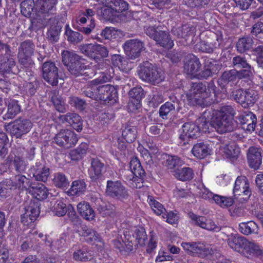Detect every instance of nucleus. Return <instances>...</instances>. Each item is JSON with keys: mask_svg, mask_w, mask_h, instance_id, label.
<instances>
[{"mask_svg": "<svg viewBox=\"0 0 263 263\" xmlns=\"http://www.w3.org/2000/svg\"><path fill=\"white\" fill-rule=\"evenodd\" d=\"M197 123H200L197 125L193 122H187L184 123L182 126V132L179 136V145L180 146L185 145L189 143V140L190 138H196L200 135V130L202 128L203 130L206 129L203 124V121L198 122L197 120Z\"/></svg>", "mask_w": 263, "mask_h": 263, "instance_id": "obj_6", "label": "nucleus"}, {"mask_svg": "<svg viewBox=\"0 0 263 263\" xmlns=\"http://www.w3.org/2000/svg\"><path fill=\"white\" fill-rule=\"evenodd\" d=\"M233 66L236 68H243L238 71L244 78L249 77L254 72V68L248 62L246 59L242 56L237 55L233 58Z\"/></svg>", "mask_w": 263, "mask_h": 263, "instance_id": "obj_22", "label": "nucleus"}, {"mask_svg": "<svg viewBox=\"0 0 263 263\" xmlns=\"http://www.w3.org/2000/svg\"><path fill=\"white\" fill-rule=\"evenodd\" d=\"M235 114V110L232 106L225 105L219 110L204 111L198 119V122L203 121L202 126H204L205 129L208 128V124H210L220 134L231 132L235 128L233 118Z\"/></svg>", "mask_w": 263, "mask_h": 263, "instance_id": "obj_1", "label": "nucleus"}, {"mask_svg": "<svg viewBox=\"0 0 263 263\" xmlns=\"http://www.w3.org/2000/svg\"><path fill=\"white\" fill-rule=\"evenodd\" d=\"M205 66L212 73V74H217L220 69V65L218 62L213 60H208L205 63Z\"/></svg>", "mask_w": 263, "mask_h": 263, "instance_id": "obj_64", "label": "nucleus"}, {"mask_svg": "<svg viewBox=\"0 0 263 263\" xmlns=\"http://www.w3.org/2000/svg\"><path fill=\"white\" fill-rule=\"evenodd\" d=\"M104 168V164L98 158H93L91 162V167L89 169L90 178L96 180L101 177Z\"/></svg>", "mask_w": 263, "mask_h": 263, "instance_id": "obj_36", "label": "nucleus"}, {"mask_svg": "<svg viewBox=\"0 0 263 263\" xmlns=\"http://www.w3.org/2000/svg\"><path fill=\"white\" fill-rule=\"evenodd\" d=\"M98 100L104 102H116L118 98L117 89L109 84L97 85Z\"/></svg>", "mask_w": 263, "mask_h": 263, "instance_id": "obj_19", "label": "nucleus"}, {"mask_svg": "<svg viewBox=\"0 0 263 263\" xmlns=\"http://www.w3.org/2000/svg\"><path fill=\"white\" fill-rule=\"evenodd\" d=\"M243 78L244 77L239 73L238 71L236 69H232L223 72L221 76L218 79L217 83L218 85L223 89L229 83H233L238 79Z\"/></svg>", "mask_w": 263, "mask_h": 263, "instance_id": "obj_23", "label": "nucleus"}, {"mask_svg": "<svg viewBox=\"0 0 263 263\" xmlns=\"http://www.w3.org/2000/svg\"><path fill=\"white\" fill-rule=\"evenodd\" d=\"M130 170H125L123 179L126 184L132 188L140 189L143 185L145 171L143 169L140 161L137 158H133L129 163Z\"/></svg>", "mask_w": 263, "mask_h": 263, "instance_id": "obj_4", "label": "nucleus"}, {"mask_svg": "<svg viewBox=\"0 0 263 263\" xmlns=\"http://www.w3.org/2000/svg\"><path fill=\"white\" fill-rule=\"evenodd\" d=\"M54 140L55 143L58 145L68 148L77 144L78 138L73 131L69 129H63L55 136Z\"/></svg>", "mask_w": 263, "mask_h": 263, "instance_id": "obj_12", "label": "nucleus"}, {"mask_svg": "<svg viewBox=\"0 0 263 263\" xmlns=\"http://www.w3.org/2000/svg\"><path fill=\"white\" fill-rule=\"evenodd\" d=\"M181 246L189 254L193 256L203 258L210 254L212 251L208 245L201 242H182Z\"/></svg>", "mask_w": 263, "mask_h": 263, "instance_id": "obj_13", "label": "nucleus"}, {"mask_svg": "<svg viewBox=\"0 0 263 263\" xmlns=\"http://www.w3.org/2000/svg\"><path fill=\"white\" fill-rule=\"evenodd\" d=\"M34 6L35 3L33 0H25L22 2L20 4L22 14L26 17H29Z\"/></svg>", "mask_w": 263, "mask_h": 263, "instance_id": "obj_57", "label": "nucleus"}, {"mask_svg": "<svg viewBox=\"0 0 263 263\" xmlns=\"http://www.w3.org/2000/svg\"><path fill=\"white\" fill-rule=\"evenodd\" d=\"M165 161L164 165L169 169L174 168L177 166H181L184 164V161L176 156L165 155Z\"/></svg>", "mask_w": 263, "mask_h": 263, "instance_id": "obj_53", "label": "nucleus"}, {"mask_svg": "<svg viewBox=\"0 0 263 263\" xmlns=\"http://www.w3.org/2000/svg\"><path fill=\"white\" fill-rule=\"evenodd\" d=\"M123 48L129 58L135 59L140 57L142 51L144 49V45L138 39H130L125 42Z\"/></svg>", "mask_w": 263, "mask_h": 263, "instance_id": "obj_16", "label": "nucleus"}, {"mask_svg": "<svg viewBox=\"0 0 263 263\" xmlns=\"http://www.w3.org/2000/svg\"><path fill=\"white\" fill-rule=\"evenodd\" d=\"M31 171L36 180L44 182L47 181L50 175L49 167L41 162H36L35 165L31 168Z\"/></svg>", "mask_w": 263, "mask_h": 263, "instance_id": "obj_27", "label": "nucleus"}, {"mask_svg": "<svg viewBox=\"0 0 263 263\" xmlns=\"http://www.w3.org/2000/svg\"><path fill=\"white\" fill-rule=\"evenodd\" d=\"M161 46L170 49L174 46L173 41L170 39L168 33L164 31H159L154 40Z\"/></svg>", "mask_w": 263, "mask_h": 263, "instance_id": "obj_41", "label": "nucleus"}, {"mask_svg": "<svg viewBox=\"0 0 263 263\" xmlns=\"http://www.w3.org/2000/svg\"><path fill=\"white\" fill-rule=\"evenodd\" d=\"M80 51L89 58L97 59L100 56L106 58L108 56L107 48L98 44H85L79 46Z\"/></svg>", "mask_w": 263, "mask_h": 263, "instance_id": "obj_11", "label": "nucleus"}, {"mask_svg": "<svg viewBox=\"0 0 263 263\" xmlns=\"http://www.w3.org/2000/svg\"><path fill=\"white\" fill-rule=\"evenodd\" d=\"M114 247L121 252H128L133 250V245L130 242L126 243L121 239H117L112 241Z\"/></svg>", "mask_w": 263, "mask_h": 263, "instance_id": "obj_62", "label": "nucleus"}, {"mask_svg": "<svg viewBox=\"0 0 263 263\" xmlns=\"http://www.w3.org/2000/svg\"><path fill=\"white\" fill-rule=\"evenodd\" d=\"M177 102L173 101V103L166 102L163 104L159 109V116L163 119H167V116L172 111L175 110L176 104Z\"/></svg>", "mask_w": 263, "mask_h": 263, "instance_id": "obj_55", "label": "nucleus"}, {"mask_svg": "<svg viewBox=\"0 0 263 263\" xmlns=\"http://www.w3.org/2000/svg\"><path fill=\"white\" fill-rule=\"evenodd\" d=\"M13 190V182L11 179H7L0 182V198H6L10 196Z\"/></svg>", "mask_w": 263, "mask_h": 263, "instance_id": "obj_45", "label": "nucleus"}, {"mask_svg": "<svg viewBox=\"0 0 263 263\" xmlns=\"http://www.w3.org/2000/svg\"><path fill=\"white\" fill-rule=\"evenodd\" d=\"M65 35L67 41L70 43L77 44L83 40V35L79 32L72 30L69 25L65 27Z\"/></svg>", "mask_w": 263, "mask_h": 263, "instance_id": "obj_48", "label": "nucleus"}, {"mask_svg": "<svg viewBox=\"0 0 263 263\" xmlns=\"http://www.w3.org/2000/svg\"><path fill=\"white\" fill-rule=\"evenodd\" d=\"M109 74L103 72L98 78L91 81L82 94L88 98L98 100L97 85L109 82L114 76V70L112 67L109 69Z\"/></svg>", "mask_w": 263, "mask_h": 263, "instance_id": "obj_9", "label": "nucleus"}, {"mask_svg": "<svg viewBox=\"0 0 263 263\" xmlns=\"http://www.w3.org/2000/svg\"><path fill=\"white\" fill-rule=\"evenodd\" d=\"M21 106L18 101L15 100H10L8 101L7 106V112L4 115V119H10L13 118L21 111Z\"/></svg>", "mask_w": 263, "mask_h": 263, "instance_id": "obj_42", "label": "nucleus"}, {"mask_svg": "<svg viewBox=\"0 0 263 263\" xmlns=\"http://www.w3.org/2000/svg\"><path fill=\"white\" fill-rule=\"evenodd\" d=\"M228 243L234 250L249 257L253 255L261 257L262 250L257 243L250 241L245 237L239 235H231L228 239Z\"/></svg>", "mask_w": 263, "mask_h": 263, "instance_id": "obj_3", "label": "nucleus"}, {"mask_svg": "<svg viewBox=\"0 0 263 263\" xmlns=\"http://www.w3.org/2000/svg\"><path fill=\"white\" fill-rule=\"evenodd\" d=\"M95 15V12L90 9H87L83 16H81L78 18L77 22L79 24H84L87 22V20L90 21V24L87 27H83L81 28L80 30L86 34H90L95 27V23L94 20L92 18V16Z\"/></svg>", "mask_w": 263, "mask_h": 263, "instance_id": "obj_28", "label": "nucleus"}, {"mask_svg": "<svg viewBox=\"0 0 263 263\" xmlns=\"http://www.w3.org/2000/svg\"><path fill=\"white\" fill-rule=\"evenodd\" d=\"M106 194L119 199H126L129 194L126 187L119 181L108 180L106 185Z\"/></svg>", "mask_w": 263, "mask_h": 263, "instance_id": "obj_14", "label": "nucleus"}, {"mask_svg": "<svg viewBox=\"0 0 263 263\" xmlns=\"http://www.w3.org/2000/svg\"><path fill=\"white\" fill-rule=\"evenodd\" d=\"M62 62L68 69L72 65L81 59L80 57L73 51L64 50L62 53Z\"/></svg>", "mask_w": 263, "mask_h": 263, "instance_id": "obj_43", "label": "nucleus"}, {"mask_svg": "<svg viewBox=\"0 0 263 263\" xmlns=\"http://www.w3.org/2000/svg\"><path fill=\"white\" fill-rule=\"evenodd\" d=\"M233 194L235 196H245L242 198L246 201L249 199L251 192L248 180L245 176H238L236 178L233 188Z\"/></svg>", "mask_w": 263, "mask_h": 263, "instance_id": "obj_18", "label": "nucleus"}, {"mask_svg": "<svg viewBox=\"0 0 263 263\" xmlns=\"http://www.w3.org/2000/svg\"><path fill=\"white\" fill-rule=\"evenodd\" d=\"M217 42L209 43L205 41H200L196 45V49L203 52L212 53L215 49L218 48L221 43V38L217 37Z\"/></svg>", "mask_w": 263, "mask_h": 263, "instance_id": "obj_40", "label": "nucleus"}, {"mask_svg": "<svg viewBox=\"0 0 263 263\" xmlns=\"http://www.w3.org/2000/svg\"><path fill=\"white\" fill-rule=\"evenodd\" d=\"M8 142V138L6 134L0 132V157L4 158L8 153V149L6 144Z\"/></svg>", "mask_w": 263, "mask_h": 263, "instance_id": "obj_63", "label": "nucleus"}, {"mask_svg": "<svg viewBox=\"0 0 263 263\" xmlns=\"http://www.w3.org/2000/svg\"><path fill=\"white\" fill-rule=\"evenodd\" d=\"M253 45V40L250 37H245L240 39L237 44V51L242 53L250 49Z\"/></svg>", "mask_w": 263, "mask_h": 263, "instance_id": "obj_54", "label": "nucleus"}, {"mask_svg": "<svg viewBox=\"0 0 263 263\" xmlns=\"http://www.w3.org/2000/svg\"><path fill=\"white\" fill-rule=\"evenodd\" d=\"M77 209L81 216L85 219L91 220L94 219L95 212L88 203L85 201L81 202L77 205Z\"/></svg>", "mask_w": 263, "mask_h": 263, "instance_id": "obj_34", "label": "nucleus"}, {"mask_svg": "<svg viewBox=\"0 0 263 263\" xmlns=\"http://www.w3.org/2000/svg\"><path fill=\"white\" fill-rule=\"evenodd\" d=\"M86 185L82 180H75L72 182L68 193L71 196H80L83 194L86 190Z\"/></svg>", "mask_w": 263, "mask_h": 263, "instance_id": "obj_44", "label": "nucleus"}, {"mask_svg": "<svg viewBox=\"0 0 263 263\" xmlns=\"http://www.w3.org/2000/svg\"><path fill=\"white\" fill-rule=\"evenodd\" d=\"M221 151L227 158L230 159H236L240 153L239 147L235 143L225 145Z\"/></svg>", "mask_w": 263, "mask_h": 263, "instance_id": "obj_50", "label": "nucleus"}, {"mask_svg": "<svg viewBox=\"0 0 263 263\" xmlns=\"http://www.w3.org/2000/svg\"><path fill=\"white\" fill-rule=\"evenodd\" d=\"M202 196L204 199H213L216 204L222 208L231 206L234 202V199L232 197L214 194L208 190H205V192L203 193Z\"/></svg>", "mask_w": 263, "mask_h": 263, "instance_id": "obj_24", "label": "nucleus"}, {"mask_svg": "<svg viewBox=\"0 0 263 263\" xmlns=\"http://www.w3.org/2000/svg\"><path fill=\"white\" fill-rule=\"evenodd\" d=\"M189 59L184 66V71L187 74L196 78L201 68L199 59L193 54L189 55Z\"/></svg>", "mask_w": 263, "mask_h": 263, "instance_id": "obj_25", "label": "nucleus"}, {"mask_svg": "<svg viewBox=\"0 0 263 263\" xmlns=\"http://www.w3.org/2000/svg\"><path fill=\"white\" fill-rule=\"evenodd\" d=\"M42 76L44 79L52 86H56L58 83L59 76L58 69L54 63L48 61L42 65Z\"/></svg>", "mask_w": 263, "mask_h": 263, "instance_id": "obj_17", "label": "nucleus"}, {"mask_svg": "<svg viewBox=\"0 0 263 263\" xmlns=\"http://www.w3.org/2000/svg\"><path fill=\"white\" fill-rule=\"evenodd\" d=\"M40 205L38 201H31L28 205L25 206V212L21 216L23 224L28 226L36 220L40 213Z\"/></svg>", "mask_w": 263, "mask_h": 263, "instance_id": "obj_15", "label": "nucleus"}, {"mask_svg": "<svg viewBox=\"0 0 263 263\" xmlns=\"http://www.w3.org/2000/svg\"><path fill=\"white\" fill-rule=\"evenodd\" d=\"M68 70L71 74L76 77L80 76L89 77L88 70L90 69L81 61V59L71 65Z\"/></svg>", "mask_w": 263, "mask_h": 263, "instance_id": "obj_33", "label": "nucleus"}, {"mask_svg": "<svg viewBox=\"0 0 263 263\" xmlns=\"http://www.w3.org/2000/svg\"><path fill=\"white\" fill-rule=\"evenodd\" d=\"M138 74L143 81L156 85L165 79L164 73L149 62L143 63L139 67Z\"/></svg>", "mask_w": 263, "mask_h": 263, "instance_id": "obj_5", "label": "nucleus"}, {"mask_svg": "<svg viewBox=\"0 0 263 263\" xmlns=\"http://www.w3.org/2000/svg\"><path fill=\"white\" fill-rule=\"evenodd\" d=\"M67 238V234L65 233H63L60 235L59 239L54 242H51L50 241L48 240L46 237L45 240L46 245L50 247L51 249L59 250L66 247Z\"/></svg>", "mask_w": 263, "mask_h": 263, "instance_id": "obj_52", "label": "nucleus"}, {"mask_svg": "<svg viewBox=\"0 0 263 263\" xmlns=\"http://www.w3.org/2000/svg\"><path fill=\"white\" fill-rule=\"evenodd\" d=\"M57 2L58 0H37L35 7L41 13H49L55 9Z\"/></svg>", "mask_w": 263, "mask_h": 263, "instance_id": "obj_35", "label": "nucleus"}, {"mask_svg": "<svg viewBox=\"0 0 263 263\" xmlns=\"http://www.w3.org/2000/svg\"><path fill=\"white\" fill-rule=\"evenodd\" d=\"M29 193L34 198L39 200L45 199L49 194L48 190L42 183L33 184L29 189Z\"/></svg>", "mask_w": 263, "mask_h": 263, "instance_id": "obj_32", "label": "nucleus"}, {"mask_svg": "<svg viewBox=\"0 0 263 263\" xmlns=\"http://www.w3.org/2000/svg\"><path fill=\"white\" fill-rule=\"evenodd\" d=\"M196 31L195 27L187 24L178 28H173L172 29V33L178 38L184 39L186 40L187 37L194 35Z\"/></svg>", "mask_w": 263, "mask_h": 263, "instance_id": "obj_29", "label": "nucleus"}, {"mask_svg": "<svg viewBox=\"0 0 263 263\" xmlns=\"http://www.w3.org/2000/svg\"><path fill=\"white\" fill-rule=\"evenodd\" d=\"M59 119L62 123H67L75 130L80 132L82 129L83 122L81 117L74 112H68L59 117Z\"/></svg>", "mask_w": 263, "mask_h": 263, "instance_id": "obj_26", "label": "nucleus"}, {"mask_svg": "<svg viewBox=\"0 0 263 263\" xmlns=\"http://www.w3.org/2000/svg\"><path fill=\"white\" fill-rule=\"evenodd\" d=\"M73 251L72 258L76 261L85 262L93 258V251L86 246L75 245Z\"/></svg>", "mask_w": 263, "mask_h": 263, "instance_id": "obj_20", "label": "nucleus"}, {"mask_svg": "<svg viewBox=\"0 0 263 263\" xmlns=\"http://www.w3.org/2000/svg\"><path fill=\"white\" fill-rule=\"evenodd\" d=\"M174 176L181 181L190 180L194 177V172L190 167H183L175 171Z\"/></svg>", "mask_w": 263, "mask_h": 263, "instance_id": "obj_46", "label": "nucleus"}, {"mask_svg": "<svg viewBox=\"0 0 263 263\" xmlns=\"http://www.w3.org/2000/svg\"><path fill=\"white\" fill-rule=\"evenodd\" d=\"M14 190L18 188L20 190H25L29 186L28 179L23 175L16 176L13 181Z\"/></svg>", "mask_w": 263, "mask_h": 263, "instance_id": "obj_58", "label": "nucleus"}, {"mask_svg": "<svg viewBox=\"0 0 263 263\" xmlns=\"http://www.w3.org/2000/svg\"><path fill=\"white\" fill-rule=\"evenodd\" d=\"M15 66V62L13 58L0 57V72L1 73H15L13 69Z\"/></svg>", "mask_w": 263, "mask_h": 263, "instance_id": "obj_39", "label": "nucleus"}, {"mask_svg": "<svg viewBox=\"0 0 263 263\" xmlns=\"http://www.w3.org/2000/svg\"><path fill=\"white\" fill-rule=\"evenodd\" d=\"M54 185L59 188H64L69 184L67 177L62 173L58 172L53 175L52 179Z\"/></svg>", "mask_w": 263, "mask_h": 263, "instance_id": "obj_56", "label": "nucleus"}, {"mask_svg": "<svg viewBox=\"0 0 263 263\" xmlns=\"http://www.w3.org/2000/svg\"><path fill=\"white\" fill-rule=\"evenodd\" d=\"M9 159L12 162L17 172L21 173L25 171L26 164L24 160L21 149L14 151L9 156Z\"/></svg>", "mask_w": 263, "mask_h": 263, "instance_id": "obj_31", "label": "nucleus"}, {"mask_svg": "<svg viewBox=\"0 0 263 263\" xmlns=\"http://www.w3.org/2000/svg\"><path fill=\"white\" fill-rule=\"evenodd\" d=\"M81 234L87 242H100L101 243L100 247L103 246V242L101 236L92 229L84 226L82 228Z\"/></svg>", "mask_w": 263, "mask_h": 263, "instance_id": "obj_30", "label": "nucleus"}, {"mask_svg": "<svg viewBox=\"0 0 263 263\" xmlns=\"http://www.w3.org/2000/svg\"><path fill=\"white\" fill-rule=\"evenodd\" d=\"M104 5H108L120 13L128 9V4L124 0H102Z\"/></svg>", "mask_w": 263, "mask_h": 263, "instance_id": "obj_49", "label": "nucleus"}, {"mask_svg": "<svg viewBox=\"0 0 263 263\" xmlns=\"http://www.w3.org/2000/svg\"><path fill=\"white\" fill-rule=\"evenodd\" d=\"M61 29L62 27L60 25L51 26L47 33L49 40L53 42H58Z\"/></svg>", "mask_w": 263, "mask_h": 263, "instance_id": "obj_61", "label": "nucleus"}, {"mask_svg": "<svg viewBox=\"0 0 263 263\" xmlns=\"http://www.w3.org/2000/svg\"><path fill=\"white\" fill-rule=\"evenodd\" d=\"M34 45L30 40H26L18 48L17 58L19 63L26 68H31L34 64L31 59L33 54Z\"/></svg>", "mask_w": 263, "mask_h": 263, "instance_id": "obj_7", "label": "nucleus"}, {"mask_svg": "<svg viewBox=\"0 0 263 263\" xmlns=\"http://www.w3.org/2000/svg\"><path fill=\"white\" fill-rule=\"evenodd\" d=\"M217 92L213 81L209 83L207 88L202 83H192L186 97L196 103L208 105L217 100Z\"/></svg>", "mask_w": 263, "mask_h": 263, "instance_id": "obj_2", "label": "nucleus"}, {"mask_svg": "<svg viewBox=\"0 0 263 263\" xmlns=\"http://www.w3.org/2000/svg\"><path fill=\"white\" fill-rule=\"evenodd\" d=\"M105 6L101 10V13L105 20H113L116 16H118L120 14L117 11L109 6L108 5H104Z\"/></svg>", "mask_w": 263, "mask_h": 263, "instance_id": "obj_60", "label": "nucleus"}, {"mask_svg": "<svg viewBox=\"0 0 263 263\" xmlns=\"http://www.w3.org/2000/svg\"><path fill=\"white\" fill-rule=\"evenodd\" d=\"M234 99L244 108L252 106L258 100V92L253 89H237L233 92Z\"/></svg>", "mask_w": 263, "mask_h": 263, "instance_id": "obj_10", "label": "nucleus"}, {"mask_svg": "<svg viewBox=\"0 0 263 263\" xmlns=\"http://www.w3.org/2000/svg\"><path fill=\"white\" fill-rule=\"evenodd\" d=\"M88 145L86 143H81L76 149L72 151L70 154L72 159H82L86 154Z\"/></svg>", "mask_w": 263, "mask_h": 263, "instance_id": "obj_59", "label": "nucleus"}, {"mask_svg": "<svg viewBox=\"0 0 263 263\" xmlns=\"http://www.w3.org/2000/svg\"><path fill=\"white\" fill-rule=\"evenodd\" d=\"M137 134V128L135 126H131L127 125L122 133L123 139H124L126 142L130 143L134 142Z\"/></svg>", "mask_w": 263, "mask_h": 263, "instance_id": "obj_47", "label": "nucleus"}, {"mask_svg": "<svg viewBox=\"0 0 263 263\" xmlns=\"http://www.w3.org/2000/svg\"><path fill=\"white\" fill-rule=\"evenodd\" d=\"M188 216L195 224L203 229L216 232L221 230L220 226L212 221L208 220L204 217L198 216L192 212H190Z\"/></svg>", "mask_w": 263, "mask_h": 263, "instance_id": "obj_21", "label": "nucleus"}, {"mask_svg": "<svg viewBox=\"0 0 263 263\" xmlns=\"http://www.w3.org/2000/svg\"><path fill=\"white\" fill-rule=\"evenodd\" d=\"M239 231L242 234L246 235L258 234V226L253 221L241 222L238 226Z\"/></svg>", "mask_w": 263, "mask_h": 263, "instance_id": "obj_38", "label": "nucleus"}, {"mask_svg": "<svg viewBox=\"0 0 263 263\" xmlns=\"http://www.w3.org/2000/svg\"><path fill=\"white\" fill-rule=\"evenodd\" d=\"M211 150L209 146L203 143L195 144L192 148L193 155L198 159H203L211 154Z\"/></svg>", "mask_w": 263, "mask_h": 263, "instance_id": "obj_37", "label": "nucleus"}, {"mask_svg": "<svg viewBox=\"0 0 263 263\" xmlns=\"http://www.w3.org/2000/svg\"><path fill=\"white\" fill-rule=\"evenodd\" d=\"M147 202L154 212L157 215H163L166 212L164 206L152 196H148Z\"/></svg>", "mask_w": 263, "mask_h": 263, "instance_id": "obj_51", "label": "nucleus"}, {"mask_svg": "<svg viewBox=\"0 0 263 263\" xmlns=\"http://www.w3.org/2000/svg\"><path fill=\"white\" fill-rule=\"evenodd\" d=\"M32 127V123L30 120L19 118L8 124L6 128L12 136L21 138L22 136L29 133Z\"/></svg>", "mask_w": 263, "mask_h": 263, "instance_id": "obj_8", "label": "nucleus"}]
</instances>
